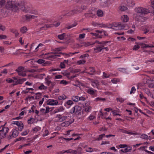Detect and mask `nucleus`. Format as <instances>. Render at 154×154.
Instances as JSON below:
<instances>
[{"label": "nucleus", "mask_w": 154, "mask_h": 154, "mask_svg": "<svg viewBox=\"0 0 154 154\" xmlns=\"http://www.w3.org/2000/svg\"><path fill=\"white\" fill-rule=\"evenodd\" d=\"M93 45H94V43L93 42H86L85 43V46H88Z\"/></svg>", "instance_id": "nucleus-56"}, {"label": "nucleus", "mask_w": 154, "mask_h": 154, "mask_svg": "<svg viewBox=\"0 0 154 154\" xmlns=\"http://www.w3.org/2000/svg\"><path fill=\"white\" fill-rule=\"evenodd\" d=\"M108 42L107 41L100 42L97 40H96L93 43H94V45L100 44L102 45L106 44L108 43Z\"/></svg>", "instance_id": "nucleus-26"}, {"label": "nucleus", "mask_w": 154, "mask_h": 154, "mask_svg": "<svg viewBox=\"0 0 154 154\" xmlns=\"http://www.w3.org/2000/svg\"><path fill=\"white\" fill-rule=\"evenodd\" d=\"M43 45V44L42 43L39 44L38 46L35 48L34 51L35 52H37L39 49H41V47H42Z\"/></svg>", "instance_id": "nucleus-39"}, {"label": "nucleus", "mask_w": 154, "mask_h": 154, "mask_svg": "<svg viewBox=\"0 0 154 154\" xmlns=\"http://www.w3.org/2000/svg\"><path fill=\"white\" fill-rule=\"evenodd\" d=\"M11 32L15 34L16 36H17L19 35V33L17 30L15 29H13L11 30Z\"/></svg>", "instance_id": "nucleus-49"}, {"label": "nucleus", "mask_w": 154, "mask_h": 154, "mask_svg": "<svg viewBox=\"0 0 154 154\" xmlns=\"http://www.w3.org/2000/svg\"><path fill=\"white\" fill-rule=\"evenodd\" d=\"M65 108L63 106H60L55 109L54 111L55 113H57L59 112H63Z\"/></svg>", "instance_id": "nucleus-21"}, {"label": "nucleus", "mask_w": 154, "mask_h": 154, "mask_svg": "<svg viewBox=\"0 0 154 154\" xmlns=\"http://www.w3.org/2000/svg\"><path fill=\"white\" fill-rule=\"evenodd\" d=\"M47 87L45 86L43 84H41V85L38 87V89L40 90H44L47 88Z\"/></svg>", "instance_id": "nucleus-54"}, {"label": "nucleus", "mask_w": 154, "mask_h": 154, "mask_svg": "<svg viewBox=\"0 0 154 154\" xmlns=\"http://www.w3.org/2000/svg\"><path fill=\"white\" fill-rule=\"evenodd\" d=\"M90 102L89 101L86 102L85 104L83 105L84 109L83 111L87 113L90 112L92 109V107L90 106Z\"/></svg>", "instance_id": "nucleus-7"}, {"label": "nucleus", "mask_w": 154, "mask_h": 154, "mask_svg": "<svg viewBox=\"0 0 154 154\" xmlns=\"http://www.w3.org/2000/svg\"><path fill=\"white\" fill-rule=\"evenodd\" d=\"M22 20L23 22L26 21H29L32 20L31 15L26 14L24 15L22 17Z\"/></svg>", "instance_id": "nucleus-17"}, {"label": "nucleus", "mask_w": 154, "mask_h": 154, "mask_svg": "<svg viewBox=\"0 0 154 154\" xmlns=\"http://www.w3.org/2000/svg\"><path fill=\"white\" fill-rule=\"evenodd\" d=\"M108 28H111L116 30L120 29H127L129 27L126 24H122L120 23H113L111 24H108Z\"/></svg>", "instance_id": "nucleus-1"}, {"label": "nucleus", "mask_w": 154, "mask_h": 154, "mask_svg": "<svg viewBox=\"0 0 154 154\" xmlns=\"http://www.w3.org/2000/svg\"><path fill=\"white\" fill-rule=\"evenodd\" d=\"M108 24H106L103 23L101 24L99 23L98 26H97V27L101 28L108 27Z\"/></svg>", "instance_id": "nucleus-37"}, {"label": "nucleus", "mask_w": 154, "mask_h": 154, "mask_svg": "<svg viewBox=\"0 0 154 154\" xmlns=\"http://www.w3.org/2000/svg\"><path fill=\"white\" fill-rule=\"evenodd\" d=\"M6 81L8 82L9 83H11L13 82V84L14 83V79H8L6 80Z\"/></svg>", "instance_id": "nucleus-62"}, {"label": "nucleus", "mask_w": 154, "mask_h": 154, "mask_svg": "<svg viewBox=\"0 0 154 154\" xmlns=\"http://www.w3.org/2000/svg\"><path fill=\"white\" fill-rule=\"evenodd\" d=\"M25 85H26L29 86H33V88H34L35 89V85H33V83L32 82H29L27 81L25 82Z\"/></svg>", "instance_id": "nucleus-42"}, {"label": "nucleus", "mask_w": 154, "mask_h": 154, "mask_svg": "<svg viewBox=\"0 0 154 154\" xmlns=\"http://www.w3.org/2000/svg\"><path fill=\"white\" fill-rule=\"evenodd\" d=\"M41 130V128L38 126H37L33 128V131L36 132L40 131Z\"/></svg>", "instance_id": "nucleus-60"}, {"label": "nucleus", "mask_w": 154, "mask_h": 154, "mask_svg": "<svg viewBox=\"0 0 154 154\" xmlns=\"http://www.w3.org/2000/svg\"><path fill=\"white\" fill-rule=\"evenodd\" d=\"M90 34L92 36H95V37L97 38H101L102 36V35L97 33L96 32H91Z\"/></svg>", "instance_id": "nucleus-24"}, {"label": "nucleus", "mask_w": 154, "mask_h": 154, "mask_svg": "<svg viewBox=\"0 0 154 154\" xmlns=\"http://www.w3.org/2000/svg\"><path fill=\"white\" fill-rule=\"evenodd\" d=\"M102 51H103V48L102 45L101 46H96V47L94 48V52L95 53L101 52Z\"/></svg>", "instance_id": "nucleus-15"}, {"label": "nucleus", "mask_w": 154, "mask_h": 154, "mask_svg": "<svg viewBox=\"0 0 154 154\" xmlns=\"http://www.w3.org/2000/svg\"><path fill=\"white\" fill-rule=\"evenodd\" d=\"M78 11V10H77V9L75 8L73 10H72L71 11H70L69 13L66 14L65 15H67L68 16H69L71 15H73L75 14L79 13V12H77Z\"/></svg>", "instance_id": "nucleus-22"}, {"label": "nucleus", "mask_w": 154, "mask_h": 154, "mask_svg": "<svg viewBox=\"0 0 154 154\" xmlns=\"http://www.w3.org/2000/svg\"><path fill=\"white\" fill-rule=\"evenodd\" d=\"M96 91V90H94L92 88H89L87 89V92L91 95H94Z\"/></svg>", "instance_id": "nucleus-23"}, {"label": "nucleus", "mask_w": 154, "mask_h": 154, "mask_svg": "<svg viewBox=\"0 0 154 154\" xmlns=\"http://www.w3.org/2000/svg\"><path fill=\"white\" fill-rule=\"evenodd\" d=\"M88 70L91 72L90 73V74L91 75L93 74L95 72V70L94 69L93 67H90L89 69Z\"/></svg>", "instance_id": "nucleus-47"}, {"label": "nucleus", "mask_w": 154, "mask_h": 154, "mask_svg": "<svg viewBox=\"0 0 154 154\" xmlns=\"http://www.w3.org/2000/svg\"><path fill=\"white\" fill-rule=\"evenodd\" d=\"M94 100L96 102L98 101H104L106 100V99L105 98L98 97L95 98Z\"/></svg>", "instance_id": "nucleus-40"}, {"label": "nucleus", "mask_w": 154, "mask_h": 154, "mask_svg": "<svg viewBox=\"0 0 154 154\" xmlns=\"http://www.w3.org/2000/svg\"><path fill=\"white\" fill-rule=\"evenodd\" d=\"M66 36V34L63 33L61 35H58V38L61 40H62L64 39V37Z\"/></svg>", "instance_id": "nucleus-45"}, {"label": "nucleus", "mask_w": 154, "mask_h": 154, "mask_svg": "<svg viewBox=\"0 0 154 154\" xmlns=\"http://www.w3.org/2000/svg\"><path fill=\"white\" fill-rule=\"evenodd\" d=\"M119 109H118L116 110H114L112 111V112L113 116H121V115L119 114L118 113L119 112Z\"/></svg>", "instance_id": "nucleus-36"}, {"label": "nucleus", "mask_w": 154, "mask_h": 154, "mask_svg": "<svg viewBox=\"0 0 154 154\" xmlns=\"http://www.w3.org/2000/svg\"><path fill=\"white\" fill-rule=\"evenodd\" d=\"M13 79H14V83L13 84V85H18L19 84H22L26 80V78H22L21 79H18L16 77H13Z\"/></svg>", "instance_id": "nucleus-10"}, {"label": "nucleus", "mask_w": 154, "mask_h": 154, "mask_svg": "<svg viewBox=\"0 0 154 154\" xmlns=\"http://www.w3.org/2000/svg\"><path fill=\"white\" fill-rule=\"evenodd\" d=\"M45 62V60L42 59H39L37 61V62L38 64H42L44 63Z\"/></svg>", "instance_id": "nucleus-64"}, {"label": "nucleus", "mask_w": 154, "mask_h": 154, "mask_svg": "<svg viewBox=\"0 0 154 154\" xmlns=\"http://www.w3.org/2000/svg\"><path fill=\"white\" fill-rule=\"evenodd\" d=\"M42 56L43 58L46 59H49L50 58H55V52L50 53H46L45 54H42Z\"/></svg>", "instance_id": "nucleus-9"}, {"label": "nucleus", "mask_w": 154, "mask_h": 154, "mask_svg": "<svg viewBox=\"0 0 154 154\" xmlns=\"http://www.w3.org/2000/svg\"><path fill=\"white\" fill-rule=\"evenodd\" d=\"M135 10L136 12L142 14H147L149 13L147 9L142 7H137L135 8Z\"/></svg>", "instance_id": "nucleus-6"}, {"label": "nucleus", "mask_w": 154, "mask_h": 154, "mask_svg": "<svg viewBox=\"0 0 154 154\" xmlns=\"http://www.w3.org/2000/svg\"><path fill=\"white\" fill-rule=\"evenodd\" d=\"M17 9H20L21 11L26 13H30L32 7L25 5L23 4L18 5Z\"/></svg>", "instance_id": "nucleus-2"}, {"label": "nucleus", "mask_w": 154, "mask_h": 154, "mask_svg": "<svg viewBox=\"0 0 154 154\" xmlns=\"http://www.w3.org/2000/svg\"><path fill=\"white\" fill-rule=\"evenodd\" d=\"M73 104V103L72 100H67L64 103V106L67 109H69Z\"/></svg>", "instance_id": "nucleus-14"}, {"label": "nucleus", "mask_w": 154, "mask_h": 154, "mask_svg": "<svg viewBox=\"0 0 154 154\" xmlns=\"http://www.w3.org/2000/svg\"><path fill=\"white\" fill-rule=\"evenodd\" d=\"M82 148L80 146H79L78 147V148L77 149V150H76V151L77 152V153H76V154H79L81 153L82 151Z\"/></svg>", "instance_id": "nucleus-58"}, {"label": "nucleus", "mask_w": 154, "mask_h": 154, "mask_svg": "<svg viewBox=\"0 0 154 154\" xmlns=\"http://www.w3.org/2000/svg\"><path fill=\"white\" fill-rule=\"evenodd\" d=\"M144 91L147 94V95L151 97V96H152V93L150 92L149 90L148 89H145L144 90Z\"/></svg>", "instance_id": "nucleus-33"}, {"label": "nucleus", "mask_w": 154, "mask_h": 154, "mask_svg": "<svg viewBox=\"0 0 154 154\" xmlns=\"http://www.w3.org/2000/svg\"><path fill=\"white\" fill-rule=\"evenodd\" d=\"M105 136V134H104L99 135V137L96 138V140H100L102 139Z\"/></svg>", "instance_id": "nucleus-51"}, {"label": "nucleus", "mask_w": 154, "mask_h": 154, "mask_svg": "<svg viewBox=\"0 0 154 154\" xmlns=\"http://www.w3.org/2000/svg\"><path fill=\"white\" fill-rule=\"evenodd\" d=\"M127 5L129 6H132L134 4L132 2V0H127Z\"/></svg>", "instance_id": "nucleus-50"}, {"label": "nucleus", "mask_w": 154, "mask_h": 154, "mask_svg": "<svg viewBox=\"0 0 154 154\" xmlns=\"http://www.w3.org/2000/svg\"><path fill=\"white\" fill-rule=\"evenodd\" d=\"M72 101L77 102L79 101V97L77 96H73L71 97Z\"/></svg>", "instance_id": "nucleus-31"}, {"label": "nucleus", "mask_w": 154, "mask_h": 154, "mask_svg": "<svg viewBox=\"0 0 154 154\" xmlns=\"http://www.w3.org/2000/svg\"><path fill=\"white\" fill-rule=\"evenodd\" d=\"M139 149L141 150L144 151L146 152H147L148 154H152V152L150 151H149L147 150L146 149H145L144 147V146L140 147L139 148Z\"/></svg>", "instance_id": "nucleus-41"}, {"label": "nucleus", "mask_w": 154, "mask_h": 154, "mask_svg": "<svg viewBox=\"0 0 154 154\" xmlns=\"http://www.w3.org/2000/svg\"><path fill=\"white\" fill-rule=\"evenodd\" d=\"M85 62V61L83 60H79L77 61V64L78 65L84 64Z\"/></svg>", "instance_id": "nucleus-59"}, {"label": "nucleus", "mask_w": 154, "mask_h": 154, "mask_svg": "<svg viewBox=\"0 0 154 154\" xmlns=\"http://www.w3.org/2000/svg\"><path fill=\"white\" fill-rule=\"evenodd\" d=\"M151 29L152 27L151 26L144 27L143 29L144 33L146 34L149 31H151Z\"/></svg>", "instance_id": "nucleus-18"}, {"label": "nucleus", "mask_w": 154, "mask_h": 154, "mask_svg": "<svg viewBox=\"0 0 154 154\" xmlns=\"http://www.w3.org/2000/svg\"><path fill=\"white\" fill-rule=\"evenodd\" d=\"M20 72L18 73V75L23 77L25 76L26 75V72Z\"/></svg>", "instance_id": "nucleus-52"}, {"label": "nucleus", "mask_w": 154, "mask_h": 154, "mask_svg": "<svg viewBox=\"0 0 154 154\" xmlns=\"http://www.w3.org/2000/svg\"><path fill=\"white\" fill-rule=\"evenodd\" d=\"M121 19L124 22H127L129 20L128 17L126 15H123L122 16Z\"/></svg>", "instance_id": "nucleus-30"}, {"label": "nucleus", "mask_w": 154, "mask_h": 154, "mask_svg": "<svg viewBox=\"0 0 154 154\" xmlns=\"http://www.w3.org/2000/svg\"><path fill=\"white\" fill-rule=\"evenodd\" d=\"M77 25V23L76 22H75L73 24H72L70 25L67 26L66 28L68 29H70L75 26Z\"/></svg>", "instance_id": "nucleus-28"}, {"label": "nucleus", "mask_w": 154, "mask_h": 154, "mask_svg": "<svg viewBox=\"0 0 154 154\" xmlns=\"http://www.w3.org/2000/svg\"><path fill=\"white\" fill-rule=\"evenodd\" d=\"M68 112H65L62 115L57 114L56 116V119L57 122H61L66 120L68 118L67 116Z\"/></svg>", "instance_id": "nucleus-4"}, {"label": "nucleus", "mask_w": 154, "mask_h": 154, "mask_svg": "<svg viewBox=\"0 0 154 154\" xmlns=\"http://www.w3.org/2000/svg\"><path fill=\"white\" fill-rule=\"evenodd\" d=\"M18 4H19L15 3L13 0H8L6 6L7 8L13 10L14 9H17Z\"/></svg>", "instance_id": "nucleus-3"}, {"label": "nucleus", "mask_w": 154, "mask_h": 154, "mask_svg": "<svg viewBox=\"0 0 154 154\" xmlns=\"http://www.w3.org/2000/svg\"><path fill=\"white\" fill-rule=\"evenodd\" d=\"M127 134H129L131 135H137L138 134V133L134 131L132 132V131H127Z\"/></svg>", "instance_id": "nucleus-53"}, {"label": "nucleus", "mask_w": 154, "mask_h": 154, "mask_svg": "<svg viewBox=\"0 0 154 154\" xmlns=\"http://www.w3.org/2000/svg\"><path fill=\"white\" fill-rule=\"evenodd\" d=\"M126 148L124 149H122L120 150L119 152L120 153L122 154V152L127 153L128 152H131L132 149V147L130 146H128L126 147Z\"/></svg>", "instance_id": "nucleus-16"}, {"label": "nucleus", "mask_w": 154, "mask_h": 154, "mask_svg": "<svg viewBox=\"0 0 154 154\" xmlns=\"http://www.w3.org/2000/svg\"><path fill=\"white\" fill-rule=\"evenodd\" d=\"M99 85V82L98 80H93L92 82L91 85L94 88H96L98 89V86Z\"/></svg>", "instance_id": "nucleus-19"}, {"label": "nucleus", "mask_w": 154, "mask_h": 154, "mask_svg": "<svg viewBox=\"0 0 154 154\" xmlns=\"http://www.w3.org/2000/svg\"><path fill=\"white\" fill-rule=\"evenodd\" d=\"M110 75L108 74H106L105 72H103V75L102 76V77L103 78H109L110 77Z\"/></svg>", "instance_id": "nucleus-48"}, {"label": "nucleus", "mask_w": 154, "mask_h": 154, "mask_svg": "<svg viewBox=\"0 0 154 154\" xmlns=\"http://www.w3.org/2000/svg\"><path fill=\"white\" fill-rule=\"evenodd\" d=\"M11 135L9 136V139H11L13 137H16L18 135V131L16 129H13L11 131Z\"/></svg>", "instance_id": "nucleus-13"}, {"label": "nucleus", "mask_w": 154, "mask_h": 154, "mask_svg": "<svg viewBox=\"0 0 154 154\" xmlns=\"http://www.w3.org/2000/svg\"><path fill=\"white\" fill-rule=\"evenodd\" d=\"M60 25V23L59 22H57L56 23L54 24H43V26H41L40 27V28L41 30L45 29L47 28H51L55 26L57 27L59 26Z\"/></svg>", "instance_id": "nucleus-8"}, {"label": "nucleus", "mask_w": 154, "mask_h": 154, "mask_svg": "<svg viewBox=\"0 0 154 154\" xmlns=\"http://www.w3.org/2000/svg\"><path fill=\"white\" fill-rule=\"evenodd\" d=\"M35 119L32 118H31L28 120L27 122L28 124H31L34 123L35 121Z\"/></svg>", "instance_id": "nucleus-46"}, {"label": "nucleus", "mask_w": 154, "mask_h": 154, "mask_svg": "<svg viewBox=\"0 0 154 154\" xmlns=\"http://www.w3.org/2000/svg\"><path fill=\"white\" fill-rule=\"evenodd\" d=\"M30 12V14H32L35 15H37L38 13V11L37 10L34 9L32 7V8Z\"/></svg>", "instance_id": "nucleus-35"}, {"label": "nucleus", "mask_w": 154, "mask_h": 154, "mask_svg": "<svg viewBox=\"0 0 154 154\" xmlns=\"http://www.w3.org/2000/svg\"><path fill=\"white\" fill-rule=\"evenodd\" d=\"M97 14L99 17H102L103 15V11L101 10H98L97 11Z\"/></svg>", "instance_id": "nucleus-27"}, {"label": "nucleus", "mask_w": 154, "mask_h": 154, "mask_svg": "<svg viewBox=\"0 0 154 154\" xmlns=\"http://www.w3.org/2000/svg\"><path fill=\"white\" fill-rule=\"evenodd\" d=\"M58 102L57 100L52 99H49L47 101V104L49 105H56L58 104Z\"/></svg>", "instance_id": "nucleus-12"}, {"label": "nucleus", "mask_w": 154, "mask_h": 154, "mask_svg": "<svg viewBox=\"0 0 154 154\" xmlns=\"http://www.w3.org/2000/svg\"><path fill=\"white\" fill-rule=\"evenodd\" d=\"M29 130L28 129H27L22 132L21 133V135L22 136H26L29 133Z\"/></svg>", "instance_id": "nucleus-44"}, {"label": "nucleus", "mask_w": 154, "mask_h": 154, "mask_svg": "<svg viewBox=\"0 0 154 154\" xmlns=\"http://www.w3.org/2000/svg\"><path fill=\"white\" fill-rule=\"evenodd\" d=\"M5 2V0H0V8L4 5Z\"/></svg>", "instance_id": "nucleus-63"}, {"label": "nucleus", "mask_w": 154, "mask_h": 154, "mask_svg": "<svg viewBox=\"0 0 154 154\" xmlns=\"http://www.w3.org/2000/svg\"><path fill=\"white\" fill-rule=\"evenodd\" d=\"M65 152L72 154H76V153H77L76 150H73L71 149L65 151Z\"/></svg>", "instance_id": "nucleus-34"}, {"label": "nucleus", "mask_w": 154, "mask_h": 154, "mask_svg": "<svg viewBox=\"0 0 154 154\" xmlns=\"http://www.w3.org/2000/svg\"><path fill=\"white\" fill-rule=\"evenodd\" d=\"M140 137L143 139H148V136L145 134H143L141 135Z\"/></svg>", "instance_id": "nucleus-55"}, {"label": "nucleus", "mask_w": 154, "mask_h": 154, "mask_svg": "<svg viewBox=\"0 0 154 154\" xmlns=\"http://www.w3.org/2000/svg\"><path fill=\"white\" fill-rule=\"evenodd\" d=\"M45 80H46V83L48 85H50L51 84L52 85H54V83L53 84L52 82L50 80H47V78H45Z\"/></svg>", "instance_id": "nucleus-61"}, {"label": "nucleus", "mask_w": 154, "mask_h": 154, "mask_svg": "<svg viewBox=\"0 0 154 154\" xmlns=\"http://www.w3.org/2000/svg\"><path fill=\"white\" fill-rule=\"evenodd\" d=\"M67 98V97L65 95H62L61 96H59L58 97V98L60 100H64Z\"/></svg>", "instance_id": "nucleus-43"}, {"label": "nucleus", "mask_w": 154, "mask_h": 154, "mask_svg": "<svg viewBox=\"0 0 154 154\" xmlns=\"http://www.w3.org/2000/svg\"><path fill=\"white\" fill-rule=\"evenodd\" d=\"M16 71L17 73L20 72H28V70L25 69V68L23 66H19L16 70Z\"/></svg>", "instance_id": "nucleus-20"}, {"label": "nucleus", "mask_w": 154, "mask_h": 154, "mask_svg": "<svg viewBox=\"0 0 154 154\" xmlns=\"http://www.w3.org/2000/svg\"><path fill=\"white\" fill-rule=\"evenodd\" d=\"M27 30V28L25 26H23L20 29V31L22 33H24Z\"/></svg>", "instance_id": "nucleus-38"}, {"label": "nucleus", "mask_w": 154, "mask_h": 154, "mask_svg": "<svg viewBox=\"0 0 154 154\" xmlns=\"http://www.w3.org/2000/svg\"><path fill=\"white\" fill-rule=\"evenodd\" d=\"M12 124L16 125L18 127L23 124L22 122L18 121H13L12 122Z\"/></svg>", "instance_id": "nucleus-29"}, {"label": "nucleus", "mask_w": 154, "mask_h": 154, "mask_svg": "<svg viewBox=\"0 0 154 154\" xmlns=\"http://www.w3.org/2000/svg\"><path fill=\"white\" fill-rule=\"evenodd\" d=\"M79 53V52H75L73 53H69V54L64 53V55L66 56V57H68L70 56H72V55L78 54Z\"/></svg>", "instance_id": "nucleus-32"}, {"label": "nucleus", "mask_w": 154, "mask_h": 154, "mask_svg": "<svg viewBox=\"0 0 154 154\" xmlns=\"http://www.w3.org/2000/svg\"><path fill=\"white\" fill-rule=\"evenodd\" d=\"M85 150L86 152H91L94 151H96V149H93L91 147H85Z\"/></svg>", "instance_id": "nucleus-25"}, {"label": "nucleus", "mask_w": 154, "mask_h": 154, "mask_svg": "<svg viewBox=\"0 0 154 154\" xmlns=\"http://www.w3.org/2000/svg\"><path fill=\"white\" fill-rule=\"evenodd\" d=\"M81 107L79 105H76L72 108L70 111V112L72 114L74 112H78L81 110Z\"/></svg>", "instance_id": "nucleus-11"}, {"label": "nucleus", "mask_w": 154, "mask_h": 154, "mask_svg": "<svg viewBox=\"0 0 154 154\" xmlns=\"http://www.w3.org/2000/svg\"><path fill=\"white\" fill-rule=\"evenodd\" d=\"M136 91V89L135 88L134 86H133L131 88L130 93V94H134L135 92Z\"/></svg>", "instance_id": "nucleus-57"}, {"label": "nucleus", "mask_w": 154, "mask_h": 154, "mask_svg": "<svg viewBox=\"0 0 154 154\" xmlns=\"http://www.w3.org/2000/svg\"><path fill=\"white\" fill-rule=\"evenodd\" d=\"M6 123L4 125L1 126L2 128L0 130V137L1 138H5L6 136V134L8 132L9 129L8 128L5 127V126Z\"/></svg>", "instance_id": "nucleus-5"}]
</instances>
